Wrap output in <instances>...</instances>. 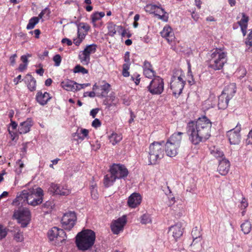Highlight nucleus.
Here are the masks:
<instances>
[{"label":"nucleus","instance_id":"1","mask_svg":"<svg viewBox=\"0 0 252 252\" xmlns=\"http://www.w3.org/2000/svg\"><path fill=\"white\" fill-rule=\"evenodd\" d=\"M212 123L206 116L199 118L195 122H189L187 132L190 141L194 145L207 140L210 136Z\"/></svg>","mask_w":252,"mask_h":252},{"label":"nucleus","instance_id":"2","mask_svg":"<svg viewBox=\"0 0 252 252\" xmlns=\"http://www.w3.org/2000/svg\"><path fill=\"white\" fill-rule=\"evenodd\" d=\"M43 196V191L40 188H37L35 189H30L28 190H23L17 194L12 204H17L18 203H20L21 202L35 206L42 203Z\"/></svg>","mask_w":252,"mask_h":252},{"label":"nucleus","instance_id":"3","mask_svg":"<svg viewBox=\"0 0 252 252\" xmlns=\"http://www.w3.org/2000/svg\"><path fill=\"white\" fill-rule=\"evenodd\" d=\"M208 61V67L213 70L222 69L227 62V52L224 48H216L210 51Z\"/></svg>","mask_w":252,"mask_h":252},{"label":"nucleus","instance_id":"4","mask_svg":"<svg viewBox=\"0 0 252 252\" xmlns=\"http://www.w3.org/2000/svg\"><path fill=\"white\" fill-rule=\"evenodd\" d=\"M95 239V233L91 230L86 229L77 234L76 237V244L79 250L85 251L92 248Z\"/></svg>","mask_w":252,"mask_h":252},{"label":"nucleus","instance_id":"5","mask_svg":"<svg viewBox=\"0 0 252 252\" xmlns=\"http://www.w3.org/2000/svg\"><path fill=\"white\" fill-rule=\"evenodd\" d=\"M163 141L154 142L150 145L148 156L149 164H156L163 158Z\"/></svg>","mask_w":252,"mask_h":252},{"label":"nucleus","instance_id":"6","mask_svg":"<svg viewBox=\"0 0 252 252\" xmlns=\"http://www.w3.org/2000/svg\"><path fill=\"white\" fill-rule=\"evenodd\" d=\"M48 236L53 244L61 246L66 239V235L64 230L57 227H54L48 231Z\"/></svg>","mask_w":252,"mask_h":252},{"label":"nucleus","instance_id":"7","mask_svg":"<svg viewBox=\"0 0 252 252\" xmlns=\"http://www.w3.org/2000/svg\"><path fill=\"white\" fill-rule=\"evenodd\" d=\"M183 77L184 75L181 72H177L176 74L173 75L171 78L170 88L175 96L179 95L182 92L185 84Z\"/></svg>","mask_w":252,"mask_h":252},{"label":"nucleus","instance_id":"8","mask_svg":"<svg viewBox=\"0 0 252 252\" xmlns=\"http://www.w3.org/2000/svg\"><path fill=\"white\" fill-rule=\"evenodd\" d=\"M163 80L158 76H155L147 87L148 91L152 94H160L164 90Z\"/></svg>","mask_w":252,"mask_h":252},{"label":"nucleus","instance_id":"9","mask_svg":"<svg viewBox=\"0 0 252 252\" xmlns=\"http://www.w3.org/2000/svg\"><path fill=\"white\" fill-rule=\"evenodd\" d=\"M14 217L21 224V227H25L29 223L31 220V213L29 209L23 208L15 211Z\"/></svg>","mask_w":252,"mask_h":252},{"label":"nucleus","instance_id":"10","mask_svg":"<svg viewBox=\"0 0 252 252\" xmlns=\"http://www.w3.org/2000/svg\"><path fill=\"white\" fill-rule=\"evenodd\" d=\"M77 217L74 212H68L65 213L61 220L63 227L66 230H70L74 226Z\"/></svg>","mask_w":252,"mask_h":252},{"label":"nucleus","instance_id":"11","mask_svg":"<svg viewBox=\"0 0 252 252\" xmlns=\"http://www.w3.org/2000/svg\"><path fill=\"white\" fill-rule=\"evenodd\" d=\"M109 172L112 173L118 179H124L128 174V171L126 167L121 164L114 163L109 169Z\"/></svg>","mask_w":252,"mask_h":252},{"label":"nucleus","instance_id":"12","mask_svg":"<svg viewBox=\"0 0 252 252\" xmlns=\"http://www.w3.org/2000/svg\"><path fill=\"white\" fill-rule=\"evenodd\" d=\"M48 190L54 195H68L71 193L70 189L66 185L52 183Z\"/></svg>","mask_w":252,"mask_h":252},{"label":"nucleus","instance_id":"13","mask_svg":"<svg viewBox=\"0 0 252 252\" xmlns=\"http://www.w3.org/2000/svg\"><path fill=\"white\" fill-rule=\"evenodd\" d=\"M241 129V125L238 123L234 128L227 131V136L231 144L237 145L240 143Z\"/></svg>","mask_w":252,"mask_h":252},{"label":"nucleus","instance_id":"14","mask_svg":"<svg viewBox=\"0 0 252 252\" xmlns=\"http://www.w3.org/2000/svg\"><path fill=\"white\" fill-rule=\"evenodd\" d=\"M126 223V216L119 218L113 221L111 225V230L115 234H118L123 231L124 226Z\"/></svg>","mask_w":252,"mask_h":252},{"label":"nucleus","instance_id":"15","mask_svg":"<svg viewBox=\"0 0 252 252\" xmlns=\"http://www.w3.org/2000/svg\"><path fill=\"white\" fill-rule=\"evenodd\" d=\"M230 162L225 158L219 160L218 171L219 173L222 175H226L229 172L230 169Z\"/></svg>","mask_w":252,"mask_h":252},{"label":"nucleus","instance_id":"16","mask_svg":"<svg viewBox=\"0 0 252 252\" xmlns=\"http://www.w3.org/2000/svg\"><path fill=\"white\" fill-rule=\"evenodd\" d=\"M169 233L172 235L175 240L180 238L183 234V229L181 223H178L169 228Z\"/></svg>","mask_w":252,"mask_h":252},{"label":"nucleus","instance_id":"17","mask_svg":"<svg viewBox=\"0 0 252 252\" xmlns=\"http://www.w3.org/2000/svg\"><path fill=\"white\" fill-rule=\"evenodd\" d=\"M142 200L141 195L137 193H133L128 197L127 204L130 208H135L139 205Z\"/></svg>","mask_w":252,"mask_h":252},{"label":"nucleus","instance_id":"18","mask_svg":"<svg viewBox=\"0 0 252 252\" xmlns=\"http://www.w3.org/2000/svg\"><path fill=\"white\" fill-rule=\"evenodd\" d=\"M179 148V146L167 141L165 145V152L167 156L170 157H175L178 153Z\"/></svg>","mask_w":252,"mask_h":252},{"label":"nucleus","instance_id":"19","mask_svg":"<svg viewBox=\"0 0 252 252\" xmlns=\"http://www.w3.org/2000/svg\"><path fill=\"white\" fill-rule=\"evenodd\" d=\"M161 36L165 38L169 42H172L175 38L174 32L171 28L168 26H165L160 32Z\"/></svg>","mask_w":252,"mask_h":252},{"label":"nucleus","instance_id":"20","mask_svg":"<svg viewBox=\"0 0 252 252\" xmlns=\"http://www.w3.org/2000/svg\"><path fill=\"white\" fill-rule=\"evenodd\" d=\"M107 28L108 31V34L111 36H114L117 32L120 33L122 31V35H124V30L121 26H117L112 22H109L107 24Z\"/></svg>","mask_w":252,"mask_h":252},{"label":"nucleus","instance_id":"21","mask_svg":"<svg viewBox=\"0 0 252 252\" xmlns=\"http://www.w3.org/2000/svg\"><path fill=\"white\" fill-rule=\"evenodd\" d=\"M61 85L62 87L67 91L76 92L77 91V87L76 86V82L66 79L61 82Z\"/></svg>","mask_w":252,"mask_h":252},{"label":"nucleus","instance_id":"22","mask_svg":"<svg viewBox=\"0 0 252 252\" xmlns=\"http://www.w3.org/2000/svg\"><path fill=\"white\" fill-rule=\"evenodd\" d=\"M33 125V122L31 118L21 123L19 126L18 130L20 134H25L30 131V128Z\"/></svg>","mask_w":252,"mask_h":252},{"label":"nucleus","instance_id":"23","mask_svg":"<svg viewBox=\"0 0 252 252\" xmlns=\"http://www.w3.org/2000/svg\"><path fill=\"white\" fill-rule=\"evenodd\" d=\"M51 97L50 94L47 92L42 93V92H38L36 95V99L37 101L41 105H45L48 101L51 99Z\"/></svg>","mask_w":252,"mask_h":252},{"label":"nucleus","instance_id":"24","mask_svg":"<svg viewBox=\"0 0 252 252\" xmlns=\"http://www.w3.org/2000/svg\"><path fill=\"white\" fill-rule=\"evenodd\" d=\"M236 89L235 84L231 83L225 87L221 94L231 99L236 93Z\"/></svg>","mask_w":252,"mask_h":252},{"label":"nucleus","instance_id":"25","mask_svg":"<svg viewBox=\"0 0 252 252\" xmlns=\"http://www.w3.org/2000/svg\"><path fill=\"white\" fill-rule=\"evenodd\" d=\"M183 134L184 133L181 132H175L170 136L167 141L180 147Z\"/></svg>","mask_w":252,"mask_h":252},{"label":"nucleus","instance_id":"26","mask_svg":"<svg viewBox=\"0 0 252 252\" xmlns=\"http://www.w3.org/2000/svg\"><path fill=\"white\" fill-rule=\"evenodd\" d=\"M89 130L87 129L81 128L80 130L78 129L76 132L72 134V136L74 140L79 142L82 141L88 136Z\"/></svg>","mask_w":252,"mask_h":252},{"label":"nucleus","instance_id":"27","mask_svg":"<svg viewBox=\"0 0 252 252\" xmlns=\"http://www.w3.org/2000/svg\"><path fill=\"white\" fill-rule=\"evenodd\" d=\"M110 90V85L103 81L102 84L99 85V92H97V96L104 97L108 94Z\"/></svg>","mask_w":252,"mask_h":252},{"label":"nucleus","instance_id":"28","mask_svg":"<svg viewBox=\"0 0 252 252\" xmlns=\"http://www.w3.org/2000/svg\"><path fill=\"white\" fill-rule=\"evenodd\" d=\"M155 15L158 17V19L167 22L168 19V15L163 8L160 5L157 6L155 10Z\"/></svg>","mask_w":252,"mask_h":252},{"label":"nucleus","instance_id":"29","mask_svg":"<svg viewBox=\"0 0 252 252\" xmlns=\"http://www.w3.org/2000/svg\"><path fill=\"white\" fill-rule=\"evenodd\" d=\"M248 21V16H247L245 13H242V18L240 21L238 22V24L241 27L243 36H245L247 33Z\"/></svg>","mask_w":252,"mask_h":252},{"label":"nucleus","instance_id":"30","mask_svg":"<svg viewBox=\"0 0 252 252\" xmlns=\"http://www.w3.org/2000/svg\"><path fill=\"white\" fill-rule=\"evenodd\" d=\"M116 179H118L112 173L106 175L104 177L103 183L105 187L108 188L112 186Z\"/></svg>","mask_w":252,"mask_h":252},{"label":"nucleus","instance_id":"31","mask_svg":"<svg viewBox=\"0 0 252 252\" xmlns=\"http://www.w3.org/2000/svg\"><path fill=\"white\" fill-rule=\"evenodd\" d=\"M105 16L104 12H96L91 15V22L94 27H98L100 26L96 24V22L99 21Z\"/></svg>","mask_w":252,"mask_h":252},{"label":"nucleus","instance_id":"32","mask_svg":"<svg viewBox=\"0 0 252 252\" xmlns=\"http://www.w3.org/2000/svg\"><path fill=\"white\" fill-rule=\"evenodd\" d=\"M230 99L222 94L219 96L218 107L220 109H224L227 108Z\"/></svg>","mask_w":252,"mask_h":252},{"label":"nucleus","instance_id":"33","mask_svg":"<svg viewBox=\"0 0 252 252\" xmlns=\"http://www.w3.org/2000/svg\"><path fill=\"white\" fill-rule=\"evenodd\" d=\"M26 82L27 83V87L31 92L36 89V81L34 78L30 74H28L25 78Z\"/></svg>","mask_w":252,"mask_h":252},{"label":"nucleus","instance_id":"34","mask_svg":"<svg viewBox=\"0 0 252 252\" xmlns=\"http://www.w3.org/2000/svg\"><path fill=\"white\" fill-rule=\"evenodd\" d=\"M210 150L211 155L218 159V160L225 158L223 152L218 148L212 147L210 148Z\"/></svg>","mask_w":252,"mask_h":252},{"label":"nucleus","instance_id":"35","mask_svg":"<svg viewBox=\"0 0 252 252\" xmlns=\"http://www.w3.org/2000/svg\"><path fill=\"white\" fill-rule=\"evenodd\" d=\"M123 137L121 134H118L115 132H113L110 135L108 136V139L110 143L113 145H115L119 142H120Z\"/></svg>","mask_w":252,"mask_h":252},{"label":"nucleus","instance_id":"36","mask_svg":"<svg viewBox=\"0 0 252 252\" xmlns=\"http://www.w3.org/2000/svg\"><path fill=\"white\" fill-rule=\"evenodd\" d=\"M103 103L105 105H107V106L110 108L113 106H116L118 103V102L113 94L111 93Z\"/></svg>","mask_w":252,"mask_h":252},{"label":"nucleus","instance_id":"37","mask_svg":"<svg viewBox=\"0 0 252 252\" xmlns=\"http://www.w3.org/2000/svg\"><path fill=\"white\" fill-rule=\"evenodd\" d=\"M13 232V235L14 240L18 242H22L24 240V236L23 232H21L19 228H14L11 230Z\"/></svg>","mask_w":252,"mask_h":252},{"label":"nucleus","instance_id":"38","mask_svg":"<svg viewBox=\"0 0 252 252\" xmlns=\"http://www.w3.org/2000/svg\"><path fill=\"white\" fill-rule=\"evenodd\" d=\"M80 62L83 65H88L90 62V56L83 51H80L79 56Z\"/></svg>","mask_w":252,"mask_h":252},{"label":"nucleus","instance_id":"39","mask_svg":"<svg viewBox=\"0 0 252 252\" xmlns=\"http://www.w3.org/2000/svg\"><path fill=\"white\" fill-rule=\"evenodd\" d=\"M241 228L245 234H249L252 229L251 223L249 220H246L241 225Z\"/></svg>","mask_w":252,"mask_h":252},{"label":"nucleus","instance_id":"40","mask_svg":"<svg viewBox=\"0 0 252 252\" xmlns=\"http://www.w3.org/2000/svg\"><path fill=\"white\" fill-rule=\"evenodd\" d=\"M96 47L97 46L95 44H90L87 45L83 51L90 56L91 54L95 52Z\"/></svg>","mask_w":252,"mask_h":252},{"label":"nucleus","instance_id":"41","mask_svg":"<svg viewBox=\"0 0 252 252\" xmlns=\"http://www.w3.org/2000/svg\"><path fill=\"white\" fill-rule=\"evenodd\" d=\"M39 18L37 17H33L32 18L29 22L27 26V29L28 30H31L34 28L35 26L39 22Z\"/></svg>","mask_w":252,"mask_h":252},{"label":"nucleus","instance_id":"42","mask_svg":"<svg viewBox=\"0 0 252 252\" xmlns=\"http://www.w3.org/2000/svg\"><path fill=\"white\" fill-rule=\"evenodd\" d=\"M152 221L150 215L148 214H145L141 217V222L142 224H147L151 223Z\"/></svg>","mask_w":252,"mask_h":252},{"label":"nucleus","instance_id":"43","mask_svg":"<svg viewBox=\"0 0 252 252\" xmlns=\"http://www.w3.org/2000/svg\"><path fill=\"white\" fill-rule=\"evenodd\" d=\"M74 73H82L83 74H87L88 70L80 65H77L74 68Z\"/></svg>","mask_w":252,"mask_h":252},{"label":"nucleus","instance_id":"44","mask_svg":"<svg viewBox=\"0 0 252 252\" xmlns=\"http://www.w3.org/2000/svg\"><path fill=\"white\" fill-rule=\"evenodd\" d=\"M130 67V63H126L123 65V72L122 74L124 77H128L129 76L128 70Z\"/></svg>","mask_w":252,"mask_h":252},{"label":"nucleus","instance_id":"45","mask_svg":"<svg viewBox=\"0 0 252 252\" xmlns=\"http://www.w3.org/2000/svg\"><path fill=\"white\" fill-rule=\"evenodd\" d=\"M143 73L145 77L148 78H154L156 76L155 72L153 68L148 70H144Z\"/></svg>","mask_w":252,"mask_h":252},{"label":"nucleus","instance_id":"46","mask_svg":"<svg viewBox=\"0 0 252 252\" xmlns=\"http://www.w3.org/2000/svg\"><path fill=\"white\" fill-rule=\"evenodd\" d=\"M90 29V27L89 25L85 23H80L78 25V30L81 31L82 30H83L86 33L89 31Z\"/></svg>","mask_w":252,"mask_h":252},{"label":"nucleus","instance_id":"47","mask_svg":"<svg viewBox=\"0 0 252 252\" xmlns=\"http://www.w3.org/2000/svg\"><path fill=\"white\" fill-rule=\"evenodd\" d=\"M157 5L154 4H147L145 7V10L150 13H154L155 12V10L157 8Z\"/></svg>","mask_w":252,"mask_h":252},{"label":"nucleus","instance_id":"48","mask_svg":"<svg viewBox=\"0 0 252 252\" xmlns=\"http://www.w3.org/2000/svg\"><path fill=\"white\" fill-rule=\"evenodd\" d=\"M91 196L93 198L96 199L98 198V193L95 185H92L91 187Z\"/></svg>","mask_w":252,"mask_h":252},{"label":"nucleus","instance_id":"49","mask_svg":"<svg viewBox=\"0 0 252 252\" xmlns=\"http://www.w3.org/2000/svg\"><path fill=\"white\" fill-rule=\"evenodd\" d=\"M16 164L19 166V168L16 169V172L19 174L22 172V170L24 167V164L21 159H19L16 162Z\"/></svg>","mask_w":252,"mask_h":252},{"label":"nucleus","instance_id":"50","mask_svg":"<svg viewBox=\"0 0 252 252\" xmlns=\"http://www.w3.org/2000/svg\"><path fill=\"white\" fill-rule=\"evenodd\" d=\"M53 60L55 62V65L56 66H59L60 65L62 61V58L59 54H57L54 56Z\"/></svg>","mask_w":252,"mask_h":252},{"label":"nucleus","instance_id":"51","mask_svg":"<svg viewBox=\"0 0 252 252\" xmlns=\"http://www.w3.org/2000/svg\"><path fill=\"white\" fill-rule=\"evenodd\" d=\"M7 235V230L3 225H0V239L5 237Z\"/></svg>","mask_w":252,"mask_h":252},{"label":"nucleus","instance_id":"52","mask_svg":"<svg viewBox=\"0 0 252 252\" xmlns=\"http://www.w3.org/2000/svg\"><path fill=\"white\" fill-rule=\"evenodd\" d=\"M50 13V11L49 9H48V8L46 7L39 13L38 17L39 18V19H41L45 14L48 16Z\"/></svg>","mask_w":252,"mask_h":252},{"label":"nucleus","instance_id":"53","mask_svg":"<svg viewBox=\"0 0 252 252\" xmlns=\"http://www.w3.org/2000/svg\"><path fill=\"white\" fill-rule=\"evenodd\" d=\"M245 43L247 45L252 46V30L249 33L248 37L246 40Z\"/></svg>","mask_w":252,"mask_h":252},{"label":"nucleus","instance_id":"54","mask_svg":"<svg viewBox=\"0 0 252 252\" xmlns=\"http://www.w3.org/2000/svg\"><path fill=\"white\" fill-rule=\"evenodd\" d=\"M143 68V70H147V69L148 70V69L153 68L151 64L150 63L147 61H144Z\"/></svg>","mask_w":252,"mask_h":252},{"label":"nucleus","instance_id":"55","mask_svg":"<svg viewBox=\"0 0 252 252\" xmlns=\"http://www.w3.org/2000/svg\"><path fill=\"white\" fill-rule=\"evenodd\" d=\"M210 101H208L204 102V107L206 109H208L210 108H213L215 106V103H212V102H209Z\"/></svg>","mask_w":252,"mask_h":252},{"label":"nucleus","instance_id":"56","mask_svg":"<svg viewBox=\"0 0 252 252\" xmlns=\"http://www.w3.org/2000/svg\"><path fill=\"white\" fill-rule=\"evenodd\" d=\"M92 125L93 127L96 128L100 126L101 123L98 119H95L92 122Z\"/></svg>","mask_w":252,"mask_h":252},{"label":"nucleus","instance_id":"57","mask_svg":"<svg viewBox=\"0 0 252 252\" xmlns=\"http://www.w3.org/2000/svg\"><path fill=\"white\" fill-rule=\"evenodd\" d=\"M90 84L89 83L78 84V83H76V86L77 87V88L78 89H77V91L80 90L84 88L85 87L90 86Z\"/></svg>","mask_w":252,"mask_h":252},{"label":"nucleus","instance_id":"58","mask_svg":"<svg viewBox=\"0 0 252 252\" xmlns=\"http://www.w3.org/2000/svg\"><path fill=\"white\" fill-rule=\"evenodd\" d=\"M62 42L63 44H66L68 46H70L72 44V41L67 38H63L62 40Z\"/></svg>","mask_w":252,"mask_h":252},{"label":"nucleus","instance_id":"59","mask_svg":"<svg viewBox=\"0 0 252 252\" xmlns=\"http://www.w3.org/2000/svg\"><path fill=\"white\" fill-rule=\"evenodd\" d=\"M17 57L16 54H13L12 56H11L9 60L10 62V63L12 65H14L15 64L16 61L15 58Z\"/></svg>","mask_w":252,"mask_h":252},{"label":"nucleus","instance_id":"60","mask_svg":"<svg viewBox=\"0 0 252 252\" xmlns=\"http://www.w3.org/2000/svg\"><path fill=\"white\" fill-rule=\"evenodd\" d=\"M87 95L91 97H94L95 96V93L94 91L90 92H87L85 93L84 96H86Z\"/></svg>","mask_w":252,"mask_h":252},{"label":"nucleus","instance_id":"61","mask_svg":"<svg viewBox=\"0 0 252 252\" xmlns=\"http://www.w3.org/2000/svg\"><path fill=\"white\" fill-rule=\"evenodd\" d=\"M86 33L82 32L78 30V38L83 40L84 39Z\"/></svg>","mask_w":252,"mask_h":252},{"label":"nucleus","instance_id":"62","mask_svg":"<svg viewBox=\"0 0 252 252\" xmlns=\"http://www.w3.org/2000/svg\"><path fill=\"white\" fill-rule=\"evenodd\" d=\"M125 61L126 63H130L129 52H126L125 56Z\"/></svg>","mask_w":252,"mask_h":252},{"label":"nucleus","instance_id":"63","mask_svg":"<svg viewBox=\"0 0 252 252\" xmlns=\"http://www.w3.org/2000/svg\"><path fill=\"white\" fill-rule=\"evenodd\" d=\"M131 80H132L133 81H134V83L136 85L139 84V83L140 82V80L139 75H137L135 79H134V78L133 76L131 77Z\"/></svg>","mask_w":252,"mask_h":252},{"label":"nucleus","instance_id":"64","mask_svg":"<svg viewBox=\"0 0 252 252\" xmlns=\"http://www.w3.org/2000/svg\"><path fill=\"white\" fill-rule=\"evenodd\" d=\"M98 109H92L90 112V115L93 117V118H94L98 113Z\"/></svg>","mask_w":252,"mask_h":252}]
</instances>
